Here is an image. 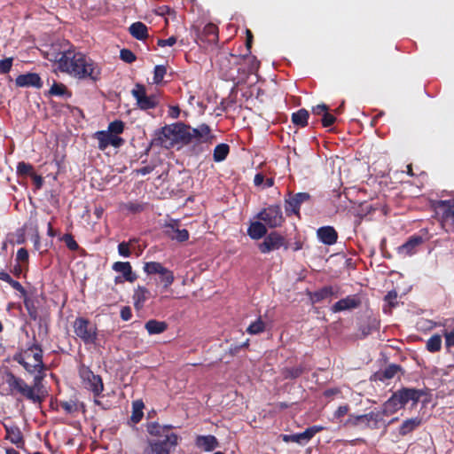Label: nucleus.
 <instances>
[{
  "label": "nucleus",
  "mask_w": 454,
  "mask_h": 454,
  "mask_svg": "<svg viewBox=\"0 0 454 454\" xmlns=\"http://www.w3.org/2000/svg\"><path fill=\"white\" fill-rule=\"evenodd\" d=\"M9 285L13 289L20 292L23 297L27 294L26 289L23 287V286L19 281L12 279V281L9 283Z\"/></svg>",
  "instance_id": "62"
},
{
  "label": "nucleus",
  "mask_w": 454,
  "mask_h": 454,
  "mask_svg": "<svg viewBox=\"0 0 454 454\" xmlns=\"http://www.w3.org/2000/svg\"><path fill=\"white\" fill-rule=\"evenodd\" d=\"M121 318L123 321H129L132 317V311L129 306H124L120 312Z\"/></svg>",
  "instance_id": "60"
},
{
  "label": "nucleus",
  "mask_w": 454,
  "mask_h": 454,
  "mask_svg": "<svg viewBox=\"0 0 454 454\" xmlns=\"http://www.w3.org/2000/svg\"><path fill=\"white\" fill-rule=\"evenodd\" d=\"M362 303L361 298L358 294L348 295L335 302L331 310L333 313L340 312L343 310L353 309L358 308Z\"/></svg>",
  "instance_id": "21"
},
{
  "label": "nucleus",
  "mask_w": 454,
  "mask_h": 454,
  "mask_svg": "<svg viewBox=\"0 0 454 454\" xmlns=\"http://www.w3.org/2000/svg\"><path fill=\"white\" fill-rule=\"evenodd\" d=\"M143 269L147 275H160L166 267L158 262H147L144 264Z\"/></svg>",
  "instance_id": "42"
},
{
  "label": "nucleus",
  "mask_w": 454,
  "mask_h": 454,
  "mask_svg": "<svg viewBox=\"0 0 454 454\" xmlns=\"http://www.w3.org/2000/svg\"><path fill=\"white\" fill-rule=\"evenodd\" d=\"M384 416H387V413L384 412V406L382 405L381 411H370L362 415L350 414L345 422V426L363 429H378L384 422Z\"/></svg>",
  "instance_id": "5"
},
{
  "label": "nucleus",
  "mask_w": 454,
  "mask_h": 454,
  "mask_svg": "<svg viewBox=\"0 0 454 454\" xmlns=\"http://www.w3.org/2000/svg\"><path fill=\"white\" fill-rule=\"evenodd\" d=\"M257 218L270 228L280 227L285 222V217L279 205H270L263 208L258 213Z\"/></svg>",
  "instance_id": "9"
},
{
  "label": "nucleus",
  "mask_w": 454,
  "mask_h": 454,
  "mask_svg": "<svg viewBox=\"0 0 454 454\" xmlns=\"http://www.w3.org/2000/svg\"><path fill=\"white\" fill-rule=\"evenodd\" d=\"M49 95L70 98L72 93L67 90L65 84L55 82L49 90Z\"/></svg>",
  "instance_id": "39"
},
{
  "label": "nucleus",
  "mask_w": 454,
  "mask_h": 454,
  "mask_svg": "<svg viewBox=\"0 0 454 454\" xmlns=\"http://www.w3.org/2000/svg\"><path fill=\"white\" fill-rule=\"evenodd\" d=\"M246 48H247V51L248 53H251V48H252V44H253V39H254V35H253V33L251 32V30L249 29H247L246 30Z\"/></svg>",
  "instance_id": "63"
},
{
  "label": "nucleus",
  "mask_w": 454,
  "mask_h": 454,
  "mask_svg": "<svg viewBox=\"0 0 454 454\" xmlns=\"http://www.w3.org/2000/svg\"><path fill=\"white\" fill-rule=\"evenodd\" d=\"M422 424V419L419 417H414L411 419H407L403 421L399 427V434L402 436H405L410 433L416 430Z\"/></svg>",
  "instance_id": "28"
},
{
  "label": "nucleus",
  "mask_w": 454,
  "mask_h": 454,
  "mask_svg": "<svg viewBox=\"0 0 454 454\" xmlns=\"http://www.w3.org/2000/svg\"><path fill=\"white\" fill-rule=\"evenodd\" d=\"M265 331V323L262 320L261 317L254 322H252L247 328V333L249 334H259Z\"/></svg>",
  "instance_id": "44"
},
{
  "label": "nucleus",
  "mask_w": 454,
  "mask_h": 454,
  "mask_svg": "<svg viewBox=\"0 0 454 454\" xmlns=\"http://www.w3.org/2000/svg\"><path fill=\"white\" fill-rule=\"evenodd\" d=\"M163 232L170 239L178 242L187 241L190 237L189 231L186 229H181L180 221L177 219H171L166 223L163 225Z\"/></svg>",
  "instance_id": "13"
},
{
  "label": "nucleus",
  "mask_w": 454,
  "mask_h": 454,
  "mask_svg": "<svg viewBox=\"0 0 454 454\" xmlns=\"http://www.w3.org/2000/svg\"><path fill=\"white\" fill-rule=\"evenodd\" d=\"M309 117V111L305 108H301L292 114L291 120L295 126L304 128L308 125Z\"/></svg>",
  "instance_id": "34"
},
{
  "label": "nucleus",
  "mask_w": 454,
  "mask_h": 454,
  "mask_svg": "<svg viewBox=\"0 0 454 454\" xmlns=\"http://www.w3.org/2000/svg\"><path fill=\"white\" fill-rule=\"evenodd\" d=\"M427 395L426 389H419L414 387H401L395 391L391 396L383 403L384 412L387 416L392 415L403 408L409 403L411 407H415L421 397Z\"/></svg>",
  "instance_id": "4"
},
{
  "label": "nucleus",
  "mask_w": 454,
  "mask_h": 454,
  "mask_svg": "<svg viewBox=\"0 0 454 454\" xmlns=\"http://www.w3.org/2000/svg\"><path fill=\"white\" fill-rule=\"evenodd\" d=\"M160 280L163 284V288L168 289L175 281V276L172 270L168 268L160 274Z\"/></svg>",
  "instance_id": "46"
},
{
  "label": "nucleus",
  "mask_w": 454,
  "mask_h": 454,
  "mask_svg": "<svg viewBox=\"0 0 454 454\" xmlns=\"http://www.w3.org/2000/svg\"><path fill=\"white\" fill-rule=\"evenodd\" d=\"M317 236L325 245L332 246L337 242L338 233L333 226H323L317 229Z\"/></svg>",
  "instance_id": "23"
},
{
  "label": "nucleus",
  "mask_w": 454,
  "mask_h": 454,
  "mask_svg": "<svg viewBox=\"0 0 454 454\" xmlns=\"http://www.w3.org/2000/svg\"><path fill=\"white\" fill-rule=\"evenodd\" d=\"M147 203L141 202V201H128L127 203H124L121 207L124 210L129 211L131 214H138L145 210L147 207Z\"/></svg>",
  "instance_id": "40"
},
{
  "label": "nucleus",
  "mask_w": 454,
  "mask_h": 454,
  "mask_svg": "<svg viewBox=\"0 0 454 454\" xmlns=\"http://www.w3.org/2000/svg\"><path fill=\"white\" fill-rule=\"evenodd\" d=\"M444 338H445V346L447 348H450L451 347H454V328L448 332H444Z\"/></svg>",
  "instance_id": "57"
},
{
  "label": "nucleus",
  "mask_w": 454,
  "mask_h": 454,
  "mask_svg": "<svg viewBox=\"0 0 454 454\" xmlns=\"http://www.w3.org/2000/svg\"><path fill=\"white\" fill-rule=\"evenodd\" d=\"M398 294L395 290H391L387 292V294L384 297V301L386 304L383 307V311L385 313L391 314L392 309L398 305L397 301Z\"/></svg>",
  "instance_id": "36"
},
{
  "label": "nucleus",
  "mask_w": 454,
  "mask_h": 454,
  "mask_svg": "<svg viewBox=\"0 0 454 454\" xmlns=\"http://www.w3.org/2000/svg\"><path fill=\"white\" fill-rule=\"evenodd\" d=\"M13 59L12 58H5L4 59L0 60V73L3 74H8L12 67Z\"/></svg>",
  "instance_id": "53"
},
{
  "label": "nucleus",
  "mask_w": 454,
  "mask_h": 454,
  "mask_svg": "<svg viewBox=\"0 0 454 454\" xmlns=\"http://www.w3.org/2000/svg\"><path fill=\"white\" fill-rule=\"evenodd\" d=\"M59 404L68 414L74 413L78 411V405L75 401H60Z\"/></svg>",
  "instance_id": "49"
},
{
  "label": "nucleus",
  "mask_w": 454,
  "mask_h": 454,
  "mask_svg": "<svg viewBox=\"0 0 454 454\" xmlns=\"http://www.w3.org/2000/svg\"><path fill=\"white\" fill-rule=\"evenodd\" d=\"M311 195L309 192L293 193L289 192L285 198V211L287 216L294 215L300 217L301 206L311 203Z\"/></svg>",
  "instance_id": "8"
},
{
  "label": "nucleus",
  "mask_w": 454,
  "mask_h": 454,
  "mask_svg": "<svg viewBox=\"0 0 454 454\" xmlns=\"http://www.w3.org/2000/svg\"><path fill=\"white\" fill-rule=\"evenodd\" d=\"M305 371L303 365L300 364L295 367H285L281 371V374L285 380H294L299 378Z\"/></svg>",
  "instance_id": "37"
},
{
  "label": "nucleus",
  "mask_w": 454,
  "mask_h": 454,
  "mask_svg": "<svg viewBox=\"0 0 454 454\" xmlns=\"http://www.w3.org/2000/svg\"><path fill=\"white\" fill-rule=\"evenodd\" d=\"M218 38V27L213 23H207L198 34V39L203 43H216Z\"/></svg>",
  "instance_id": "24"
},
{
  "label": "nucleus",
  "mask_w": 454,
  "mask_h": 454,
  "mask_svg": "<svg viewBox=\"0 0 454 454\" xmlns=\"http://www.w3.org/2000/svg\"><path fill=\"white\" fill-rule=\"evenodd\" d=\"M6 438L16 445L24 442L23 435L18 427H6Z\"/></svg>",
  "instance_id": "41"
},
{
  "label": "nucleus",
  "mask_w": 454,
  "mask_h": 454,
  "mask_svg": "<svg viewBox=\"0 0 454 454\" xmlns=\"http://www.w3.org/2000/svg\"><path fill=\"white\" fill-rule=\"evenodd\" d=\"M176 135L178 136L177 130L165 126L155 131L150 145L169 149L175 145Z\"/></svg>",
  "instance_id": "11"
},
{
  "label": "nucleus",
  "mask_w": 454,
  "mask_h": 454,
  "mask_svg": "<svg viewBox=\"0 0 454 454\" xmlns=\"http://www.w3.org/2000/svg\"><path fill=\"white\" fill-rule=\"evenodd\" d=\"M230 153V146L222 143L217 145L214 149L213 159L215 162L223 161L226 159Z\"/></svg>",
  "instance_id": "38"
},
{
  "label": "nucleus",
  "mask_w": 454,
  "mask_h": 454,
  "mask_svg": "<svg viewBox=\"0 0 454 454\" xmlns=\"http://www.w3.org/2000/svg\"><path fill=\"white\" fill-rule=\"evenodd\" d=\"M95 137L98 140V148L101 151L106 150L109 145L119 148L125 142L122 137L113 135L106 130L96 132Z\"/></svg>",
  "instance_id": "18"
},
{
  "label": "nucleus",
  "mask_w": 454,
  "mask_h": 454,
  "mask_svg": "<svg viewBox=\"0 0 454 454\" xmlns=\"http://www.w3.org/2000/svg\"><path fill=\"white\" fill-rule=\"evenodd\" d=\"M33 179L36 189H41L43 184V178L35 172L30 176Z\"/></svg>",
  "instance_id": "64"
},
{
  "label": "nucleus",
  "mask_w": 454,
  "mask_h": 454,
  "mask_svg": "<svg viewBox=\"0 0 454 454\" xmlns=\"http://www.w3.org/2000/svg\"><path fill=\"white\" fill-rule=\"evenodd\" d=\"M145 404L141 399L135 400L132 402V413L130 416V421L133 424L139 423L144 417V410Z\"/></svg>",
  "instance_id": "35"
},
{
  "label": "nucleus",
  "mask_w": 454,
  "mask_h": 454,
  "mask_svg": "<svg viewBox=\"0 0 454 454\" xmlns=\"http://www.w3.org/2000/svg\"><path fill=\"white\" fill-rule=\"evenodd\" d=\"M336 121V117L332 114H329L328 112L325 113L323 117H322V125L323 127L325 128H328L330 126H332Z\"/></svg>",
  "instance_id": "54"
},
{
  "label": "nucleus",
  "mask_w": 454,
  "mask_h": 454,
  "mask_svg": "<svg viewBox=\"0 0 454 454\" xmlns=\"http://www.w3.org/2000/svg\"><path fill=\"white\" fill-rule=\"evenodd\" d=\"M436 207L442 224L454 230V200H439Z\"/></svg>",
  "instance_id": "15"
},
{
  "label": "nucleus",
  "mask_w": 454,
  "mask_h": 454,
  "mask_svg": "<svg viewBox=\"0 0 454 454\" xmlns=\"http://www.w3.org/2000/svg\"><path fill=\"white\" fill-rule=\"evenodd\" d=\"M28 252L25 247H21L17 251L16 261L18 262H28Z\"/></svg>",
  "instance_id": "56"
},
{
  "label": "nucleus",
  "mask_w": 454,
  "mask_h": 454,
  "mask_svg": "<svg viewBox=\"0 0 454 454\" xmlns=\"http://www.w3.org/2000/svg\"><path fill=\"white\" fill-rule=\"evenodd\" d=\"M171 427H172L171 426H168V427H165L164 428H162L158 423L152 422L147 425V432L151 435L159 436L161 434V432L164 431L165 428L168 429Z\"/></svg>",
  "instance_id": "50"
},
{
  "label": "nucleus",
  "mask_w": 454,
  "mask_h": 454,
  "mask_svg": "<svg viewBox=\"0 0 454 454\" xmlns=\"http://www.w3.org/2000/svg\"><path fill=\"white\" fill-rule=\"evenodd\" d=\"M247 234L252 239H260L267 235V228L260 221L253 222L247 229Z\"/></svg>",
  "instance_id": "30"
},
{
  "label": "nucleus",
  "mask_w": 454,
  "mask_h": 454,
  "mask_svg": "<svg viewBox=\"0 0 454 454\" xmlns=\"http://www.w3.org/2000/svg\"><path fill=\"white\" fill-rule=\"evenodd\" d=\"M151 297L150 291L142 286H137V288L134 289V294L132 296L134 307L137 310L143 309L145 302Z\"/></svg>",
  "instance_id": "27"
},
{
  "label": "nucleus",
  "mask_w": 454,
  "mask_h": 454,
  "mask_svg": "<svg viewBox=\"0 0 454 454\" xmlns=\"http://www.w3.org/2000/svg\"><path fill=\"white\" fill-rule=\"evenodd\" d=\"M423 244V238L419 235L411 236L405 243L396 248L397 254L402 257L411 256L418 252L419 247Z\"/></svg>",
  "instance_id": "19"
},
{
  "label": "nucleus",
  "mask_w": 454,
  "mask_h": 454,
  "mask_svg": "<svg viewBox=\"0 0 454 454\" xmlns=\"http://www.w3.org/2000/svg\"><path fill=\"white\" fill-rule=\"evenodd\" d=\"M195 443L198 448L207 452L214 450L219 445L216 437L211 434L198 435Z\"/></svg>",
  "instance_id": "26"
},
{
  "label": "nucleus",
  "mask_w": 454,
  "mask_h": 454,
  "mask_svg": "<svg viewBox=\"0 0 454 454\" xmlns=\"http://www.w3.org/2000/svg\"><path fill=\"white\" fill-rule=\"evenodd\" d=\"M145 328L150 335L160 334L168 329V324L164 321L150 319L145 323Z\"/></svg>",
  "instance_id": "32"
},
{
  "label": "nucleus",
  "mask_w": 454,
  "mask_h": 454,
  "mask_svg": "<svg viewBox=\"0 0 454 454\" xmlns=\"http://www.w3.org/2000/svg\"><path fill=\"white\" fill-rule=\"evenodd\" d=\"M312 303H317L324 300H331L332 297L338 296V288L333 286H325L315 292L309 293Z\"/></svg>",
  "instance_id": "22"
},
{
  "label": "nucleus",
  "mask_w": 454,
  "mask_h": 454,
  "mask_svg": "<svg viewBox=\"0 0 454 454\" xmlns=\"http://www.w3.org/2000/svg\"><path fill=\"white\" fill-rule=\"evenodd\" d=\"M178 444V435L170 434L166 435L163 440L152 441L149 442V448L145 450V454H169L171 449Z\"/></svg>",
  "instance_id": "10"
},
{
  "label": "nucleus",
  "mask_w": 454,
  "mask_h": 454,
  "mask_svg": "<svg viewBox=\"0 0 454 454\" xmlns=\"http://www.w3.org/2000/svg\"><path fill=\"white\" fill-rule=\"evenodd\" d=\"M177 133L178 137L184 144L194 143L192 150L196 154L208 150V145L215 139V136L211 133L210 127L206 123H202L197 128L180 124Z\"/></svg>",
  "instance_id": "3"
},
{
  "label": "nucleus",
  "mask_w": 454,
  "mask_h": 454,
  "mask_svg": "<svg viewBox=\"0 0 454 454\" xmlns=\"http://www.w3.org/2000/svg\"><path fill=\"white\" fill-rule=\"evenodd\" d=\"M37 304L38 301L35 298L28 297L27 294L24 296V306L32 320L39 317Z\"/></svg>",
  "instance_id": "33"
},
{
  "label": "nucleus",
  "mask_w": 454,
  "mask_h": 454,
  "mask_svg": "<svg viewBox=\"0 0 454 454\" xmlns=\"http://www.w3.org/2000/svg\"><path fill=\"white\" fill-rule=\"evenodd\" d=\"M131 94L137 100V106L139 109L146 111L156 108L160 104V98L156 94H146V90L143 84H136L131 90Z\"/></svg>",
  "instance_id": "7"
},
{
  "label": "nucleus",
  "mask_w": 454,
  "mask_h": 454,
  "mask_svg": "<svg viewBox=\"0 0 454 454\" xmlns=\"http://www.w3.org/2000/svg\"><path fill=\"white\" fill-rule=\"evenodd\" d=\"M74 332L84 344H95L98 340L97 327L84 317H77L74 321Z\"/></svg>",
  "instance_id": "6"
},
{
  "label": "nucleus",
  "mask_w": 454,
  "mask_h": 454,
  "mask_svg": "<svg viewBox=\"0 0 454 454\" xmlns=\"http://www.w3.org/2000/svg\"><path fill=\"white\" fill-rule=\"evenodd\" d=\"M284 247L285 250L288 249V245L286 239L277 231H271L264 237L262 243L259 244V250L262 254H268L271 251L278 250Z\"/></svg>",
  "instance_id": "12"
},
{
  "label": "nucleus",
  "mask_w": 454,
  "mask_h": 454,
  "mask_svg": "<svg viewBox=\"0 0 454 454\" xmlns=\"http://www.w3.org/2000/svg\"><path fill=\"white\" fill-rule=\"evenodd\" d=\"M167 74V67L164 65H157L153 71V83L160 84L165 74Z\"/></svg>",
  "instance_id": "48"
},
{
  "label": "nucleus",
  "mask_w": 454,
  "mask_h": 454,
  "mask_svg": "<svg viewBox=\"0 0 454 454\" xmlns=\"http://www.w3.org/2000/svg\"><path fill=\"white\" fill-rule=\"evenodd\" d=\"M118 253L120 255H121L123 257H129L131 254V251L129 249V243L124 242V241L121 242L118 245Z\"/></svg>",
  "instance_id": "55"
},
{
  "label": "nucleus",
  "mask_w": 454,
  "mask_h": 454,
  "mask_svg": "<svg viewBox=\"0 0 454 454\" xmlns=\"http://www.w3.org/2000/svg\"><path fill=\"white\" fill-rule=\"evenodd\" d=\"M43 357V350L42 346L37 342L35 336H34L32 343L27 344L26 348L21 349L13 356V360L20 364L28 374L33 376V384L29 386L22 378L14 375L11 372L6 373V383L10 389L34 403H42L47 395L43 386V380L46 370Z\"/></svg>",
  "instance_id": "1"
},
{
  "label": "nucleus",
  "mask_w": 454,
  "mask_h": 454,
  "mask_svg": "<svg viewBox=\"0 0 454 454\" xmlns=\"http://www.w3.org/2000/svg\"><path fill=\"white\" fill-rule=\"evenodd\" d=\"M112 269L116 272L121 273L123 278L128 282L133 283L137 278V274L132 270L129 262H115Z\"/></svg>",
  "instance_id": "25"
},
{
  "label": "nucleus",
  "mask_w": 454,
  "mask_h": 454,
  "mask_svg": "<svg viewBox=\"0 0 454 454\" xmlns=\"http://www.w3.org/2000/svg\"><path fill=\"white\" fill-rule=\"evenodd\" d=\"M15 84L19 88H35L41 89L43 82L36 73H27L20 74L15 79Z\"/></svg>",
  "instance_id": "20"
},
{
  "label": "nucleus",
  "mask_w": 454,
  "mask_h": 454,
  "mask_svg": "<svg viewBox=\"0 0 454 454\" xmlns=\"http://www.w3.org/2000/svg\"><path fill=\"white\" fill-rule=\"evenodd\" d=\"M176 37L172 35L168 39H159L157 44L160 47L173 46L176 43Z\"/></svg>",
  "instance_id": "58"
},
{
  "label": "nucleus",
  "mask_w": 454,
  "mask_h": 454,
  "mask_svg": "<svg viewBox=\"0 0 454 454\" xmlns=\"http://www.w3.org/2000/svg\"><path fill=\"white\" fill-rule=\"evenodd\" d=\"M120 58L122 61L129 64L133 63L137 59L135 53L129 49L121 50Z\"/></svg>",
  "instance_id": "51"
},
{
  "label": "nucleus",
  "mask_w": 454,
  "mask_h": 454,
  "mask_svg": "<svg viewBox=\"0 0 454 454\" xmlns=\"http://www.w3.org/2000/svg\"><path fill=\"white\" fill-rule=\"evenodd\" d=\"M62 240L65 242L66 246L71 251H76L79 248V245L74 240V237L70 233H67L62 237Z\"/></svg>",
  "instance_id": "52"
},
{
  "label": "nucleus",
  "mask_w": 454,
  "mask_h": 454,
  "mask_svg": "<svg viewBox=\"0 0 454 454\" xmlns=\"http://www.w3.org/2000/svg\"><path fill=\"white\" fill-rule=\"evenodd\" d=\"M45 58L51 62H55L61 73H66L73 78L90 80L93 82L101 78L100 66L73 47L60 50L59 45L52 44L45 52Z\"/></svg>",
  "instance_id": "2"
},
{
  "label": "nucleus",
  "mask_w": 454,
  "mask_h": 454,
  "mask_svg": "<svg viewBox=\"0 0 454 454\" xmlns=\"http://www.w3.org/2000/svg\"><path fill=\"white\" fill-rule=\"evenodd\" d=\"M124 128H125V124L122 121L115 120L109 123L108 129L106 131H108L109 133H111L113 135L117 136L119 134H121L124 131Z\"/></svg>",
  "instance_id": "47"
},
{
  "label": "nucleus",
  "mask_w": 454,
  "mask_h": 454,
  "mask_svg": "<svg viewBox=\"0 0 454 454\" xmlns=\"http://www.w3.org/2000/svg\"><path fill=\"white\" fill-rule=\"evenodd\" d=\"M224 61H228L229 63H232L235 65H239L241 64V62L247 64L248 67L246 72L248 74H253L255 71H257L260 66V62L256 59L255 56H253L251 55V53L248 52L244 55H235L230 53L227 57L224 58V59L222 60V64Z\"/></svg>",
  "instance_id": "16"
},
{
  "label": "nucleus",
  "mask_w": 454,
  "mask_h": 454,
  "mask_svg": "<svg viewBox=\"0 0 454 454\" xmlns=\"http://www.w3.org/2000/svg\"><path fill=\"white\" fill-rule=\"evenodd\" d=\"M16 171L20 176H31L35 173L33 165L25 161L18 162Z\"/></svg>",
  "instance_id": "45"
},
{
  "label": "nucleus",
  "mask_w": 454,
  "mask_h": 454,
  "mask_svg": "<svg viewBox=\"0 0 454 454\" xmlns=\"http://www.w3.org/2000/svg\"><path fill=\"white\" fill-rule=\"evenodd\" d=\"M324 430V427L322 426H312L305 429V431L301 433H297L294 434H281V438L285 442H296L301 445H303L309 442L316 434Z\"/></svg>",
  "instance_id": "14"
},
{
  "label": "nucleus",
  "mask_w": 454,
  "mask_h": 454,
  "mask_svg": "<svg viewBox=\"0 0 454 454\" xmlns=\"http://www.w3.org/2000/svg\"><path fill=\"white\" fill-rule=\"evenodd\" d=\"M442 348V338L438 334L432 335L427 341V349L429 352L435 353Z\"/></svg>",
  "instance_id": "43"
},
{
  "label": "nucleus",
  "mask_w": 454,
  "mask_h": 454,
  "mask_svg": "<svg viewBox=\"0 0 454 454\" xmlns=\"http://www.w3.org/2000/svg\"><path fill=\"white\" fill-rule=\"evenodd\" d=\"M329 111V106L325 104H319L312 107V114L316 115H324L325 113Z\"/></svg>",
  "instance_id": "59"
},
{
  "label": "nucleus",
  "mask_w": 454,
  "mask_h": 454,
  "mask_svg": "<svg viewBox=\"0 0 454 454\" xmlns=\"http://www.w3.org/2000/svg\"><path fill=\"white\" fill-rule=\"evenodd\" d=\"M130 35L137 40H145L148 38V28L145 24L141 21L134 22L129 27Z\"/></svg>",
  "instance_id": "29"
},
{
  "label": "nucleus",
  "mask_w": 454,
  "mask_h": 454,
  "mask_svg": "<svg viewBox=\"0 0 454 454\" xmlns=\"http://www.w3.org/2000/svg\"><path fill=\"white\" fill-rule=\"evenodd\" d=\"M349 406L348 404L340 406L334 412V418L339 419L348 414Z\"/></svg>",
  "instance_id": "61"
},
{
  "label": "nucleus",
  "mask_w": 454,
  "mask_h": 454,
  "mask_svg": "<svg viewBox=\"0 0 454 454\" xmlns=\"http://www.w3.org/2000/svg\"><path fill=\"white\" fill-rule=\"evenodd\" d=\"M81 377L86 383V387L90 389L94 396H99L104 390V384L99 375L94 374L90 370L87 369L81 372Z\"/></svg>",
  "instance_id": "17"
},
{
  "label": "nucleus",
  "mask_w": 454,
  "mask_h": 454,
  "mask_svg": "<svg viewBox=\"0 0 454 454\" xmlns=\"http://www.w3.org/2000/svg\"><path fill=\"white\" fill-rule=\"evenodd\" d=\"M402 371V366L395 364H391L384 370L379 371L375 374V378L379 380L385 381L393 379L398 372Z\"/></svg>",
  "instance_id": "31"
}]
</instances>
